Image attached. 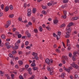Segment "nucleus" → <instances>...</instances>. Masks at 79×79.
Wrapping results in <instances>:
<instances>
[{"label":"nucleus","instance_id":"nucleus-1","mask_svg":"<svg viewBox=\"0 0 79 79\" xmlns=\"http://www.w3.org/2000/svg\"><path fill=\"white\" fill-rule=\"evenodd\" d=\"M66 31L67 32L66 33V35L65 36V38H68L70 36L69 33H70L72 31V28L67 27L66 28Z\"/></svg>","mask_w":79,"mask_h":79},{"label":"nucleus","instance_id":"nucleus-2","mask_svg":"<svg viewBox=\"0 0 79 79\" xmlns=\"http://www.w3.org/2000/svg\"><path fill=\"white\" fill-rule=\"evenodd\" d=\"M21 40H18L17 42H16L15 43V46L13 48V49L14 50H15V49H17L19 48V44L20 43Z\"/></svg>","mask_w":79,"mask_h":79},{"label":"nucleus","instance_id":"nucleus-3","mask_svg":"<svg viewBox=\"0 0 79 79\" xmlns=\"http://www.w3.org/2000/svg\"><path fill=\"white\" fill-rule=\"evenodd\" d=\"M65 60L66 61L68 60V58L67 56H62V57L61 60L62 62L64 64H65L66 63Z\"/></svg>","mask_w":79,"mask_h":79},{"label":"nucleus","instance_id":"nucleus-4","mask_svg":"<svg viewBox=\"0 0 79 79\" xmlns=\"http://www.w3.org/2000/svg\"><path fill=\"white\" fill-rule=\"evenodd\" d=\"M32 55L34 56V58H35L36 60H39V58L38 56V54L37 53H35V52H33L32 53Z\"/></svg>","mask_w":79,"mask_h":79},{"label":"nucleus","instance_id":"nucleus-5","mask_svg":"<svg viewBox=\"0 0 79 79\" xmlns=\"http://www.w3.org/2000/svg\"><path fill=\"white\" fill-rule=\"evenodd\" d=\"M71 66L75 69H78V66L75 64V62H73L72 64H71Z\"/></svg>","mask_w":79,"mask_h":79},{"label":"nucleus","instance_id":"nucleus-6","mask_svg":"<svg viewBox=\"0 0 79 79\" xmlns=\"http://www.w3.org/2000/svg\"><path fill=\"white\" fill-rule=\"evenodd\" d=\"M64 69L66 71L69 72L70 70H71L72 69V67H69V69H66L65 67H64Z\"/></svg>","mask_w":79,"mask_h":79},{"label":"nucleus","instance_id":"nucleus-7","mask_svg":"<svg viewBox=\"0 0 79 79\" xmlns=\"http://www.w3.org/2000/svg\"><path fill=\"white\" fill-rule=\"evenodd\" d=\"M6 24H7L6 25L5 27L6 28H7L10 26V25L11 24L10 20L8 21L6 23Z\"/></svg>","mask_w":79,"mask_h":79},{"label":"nucleus","instance_id":"nucleus-8","mask_svg":"<svg viewBox=\"0 0 79 79\" xmlns=\"http://www.w3.org/2000/svg\"><path fill=\"white\" fill-rule=\"evenodd\" d=\"M46 63L48 64V66H50L51 64L50 63V60L48 59H47L45 60Z\"/></svg>","mask_w":79,"mask_h":79},{"label":"nucleus","instance_id":"nucleus-9","mask_svg":"<svg viewBox=\"0 0 79 79\" xmlns=\"http://www.w3.org/2000/svg\"><path fill=\"white\" fill-rule=\"evenodd\" d=\"M54 2L53 1H51V2H49L48 3V6H51V5H52V4H54Z\"/></svg>","mask_w":79,"mask_h":79},{"label":"nucleus","instance_id":"nucleus-10","mask_svg":"<svg viewBox=\"0 0 79 79\" xmlns=\"http://www.w3.org/2000/svg\"><path fill=\"white\" fill-rule=\"evenodd\" d=\"M79 19V17H73L72 18V20H77V19Z\"/></svg>","mask_w":79,"mask_h":79},{"label":"nucleus","instance_id":"nucleus-11","mask_svg":"<svg viewBox=\"0 0 79 79\" xmlns=\"http://www.w3.org/2000/svg\"><path fill=\"white\" fill-rule=\"evenodd\" d=\"M18 63L19 64V65L21 66L23 64V62L22 61L19 60L18 61Z\"/></svg>","mask_w":79,"mask_h":79},{"label":"nucleus","instance_id":"nucleus-12","mask_svg":"<svg viewBox=\"0 0 79 79\" xmlns=\"http://www.w3.org/2000/svg\"><path fill=\"white\" fill-rule=\"evenodd\" d=\"M73 24V23H70L69 24L67 25V27H69L72 26V25Z\"/></svg>","mask_w":79,"mask_h":79},{"label":"nucleus","instance_id":"nucleus-13","mask_svg":"<svg viewBox=\"0 0 79 79\" xmlns=\"http://www.w3.org/2000/svg\"><path fill=\"white\" fill-rule=\"evenodd\" d=\"M9 7L8 6H6L5 8V11H6V12L7 11H9Z\"/></svg>","mask_w":79,"mask_h":79},{"label":"nucleus","instance_id":"nucleus-14","mask_svg":"<svg viewBox=\"0 0 79 79\" xmlns=\"http://www.w3.org/2000/svg\"><path fill=\"white\" fill-rule=\"evenodd\" d=\"M1 38L2 39H5L6 38V36L5 35L3 34L1 35Z\"/></svg>","mask_w":79,"mask_h":79},{"label":"nucleus","instance_id":"nucleus-15","mask_svg":"<svg viewBox=\"0 0 79 79\" xmlns=\"http://www.w3.org/2000/svg\"><path fill=\"white\" fill-rule=\"evenodd\" d=\"M50 75H53L54 74V72L53 71V70H51L50 71Z\"/></svg>","mask_w":79,"mask_h":79},{"label":"nucleus","instance_id":"nucleus-16","mask_svg":"<svg viewBox=\"0 0 79 79\" xmlns=\"http://www.w3.org/2000/svg\"><path fill=\"white\" fill-rule=\"evenodd\" d=\"M69 43H70L69 40V39H67V46H69Z\"/></svg>","mask_w":79,"mask_h":79},{"label":"nucleus","instance_id":"nucleus-17","mask_svg":"<svg viewBox=\"0 0 79 79\" xmlns=\"http://www.w3.org/2000/svg\"><path fill=\"white\" fill-rule=\"evenodd\" d=\"M72 59L73 61H75L76 60L75 56H72Z\"/></svg>","mask_w":79,"mask_h":79},{"label":"nucleus","instance_id":"nucleus-18","mask_svg":"<svg viewBox=\"0 0 79 79\" xmlns=\"http://www.w3.org/2000/svg\"><path fill=\"white\" fill-rule=\"evenodd\" d=\"M5 76H6V77H7V79H10V76L8 74H5Z\"/></svg>","mask_w":79,"mask_h":79},{"label":"nucleus","instance_id":"nucleus-19","mask_svg":"<svg viewBox=\"0 0 79 79\" xmlns=\"http://www.w3.org/2000/svg\"><path fill=\"white\" fill-rule=\"evenodd\" d=\"M65 75V73H62V75L61 76V77H62V78H64V76Z\"/></svg>","mask_w":79,"mask_h":79},{"label":"nucleus","instance_id":"nucleus-20","mask_svg":"<svg viewBox=\"0 0 79 79\" xmlns=\"http://www.w3.org/2000/svg\"><path fill=\"white\" fill-rule=\"evenodd\" d=\"M39 30H40V32H42L43 31L42 27L41 26H40V27H39Z\"/></svg>","mask_w":79,"mask_h":79},{"label":"nucleus","instance_id":"nucleus-21","mask_svg":"<svg viewBox=\"0 0 79 79\" xmlns=\"http://www.w3.org/2000/svg\"><path fill=\"white\" fill-rule=\"evenodd\" d=\"M32 69H33V71H35V70H37L38 68L37 67H33Z\"/></svg>","mask_w":79,"mask_h":79},{"label":"nucleus","instance_id":"nucleus-22","mask_svg":"<svg viewBox=\"0 0 79 79\" xmlns=\"http://www.w3.org/2000/svg\"><path fill=\"white\" fill-rule=\"evenodd\" d=\"M36 10L35 8H33V13H35L36 12Z\"/></svg>","mask_w":79,"mask_h":79},{"label":"nucleus","instance_id":"nucleus-23","mask_svg":"<svg viewBox=\"0 0 79 79\" xmlns=\"http://www.w3.org/2000/svg\"><path fill=\"white\" fill-rule=\"evenodd\" d=\"M78 53V52H74L73 53V56H76V55Z\"/></svg>","mask_w":79,"mask_h":79},{"label":"nucleus","instance_id":"nucleus-24","mask_svg":"<svg viewBox=\"0 0 79 79\" xmlns=\"http://www.w3.org/2000/svg\"><path fill=\"white\" fill-rule=\"evenodd\" d=\"M53 22H54V24H56L58 23V20H54Z\"/></svg>","mask_w":79,"mask_h":79},{"label":"nucleus","instance_id":"nucleus-25","mask_svg":"<svg viewBox=\"0 0 79 79\" xmlns=\"http://www.w3.org/2000/svg\"><path fill=\"white\" fill-rule=\"evenodd\" d=\"M47 69H48V70L49 71H51V68L49 66H48L47 67Z\"/></svg>","mask_w":79,"mask_h":79},{"label":"nucleus","instance_id":"nucleus-26","mask_svg":"<svg viewBox=\"0 0 79 79\" xmlns=\"http://www.w3.org/2000/svg\"><path fill=\"white\" fill-rule=\"evenodd\" d=\"M65 26V25L64 24H62L61 26H60V28H62V27H64Z\"/></svg>","mask_w":79,"mask_h":79},{"label":"nucleus","instance_id":"nucleus-27","mask_svg":"<svg viewBox=\"0 0 79 79\" xmlns=\"http://www.w3.org/2000/svg\"><path fill=\"white\" fill-rule=\"evenodd\" d=\"M10 8L11 10H12L13 9V7L12 5H10Z\"/></svg>","mask_w":79,"mask_h":79},{"label":"nucleus","instance_id":"nucleus-28","mask_svg":"<svg viewBox=\"0 0 79 79\" xmlns=\"http://www.w3.org/2000/svg\"><path fill=\"white\" fill-rule=\"evenodd\" d=\"M4 5L3 4H2L1 5V8L2 9V10L4 9Z\"/></svg>","mask_w":79,"mask_h":79},{"label":"nucleus","instance_id":"nucleus-29","mask_svg":"<svg viewBox=\"0 0 79 79\" xmlns=\"http://www.w3.org/2000/svg\"><path fill=\"white\" fill-rule=\"evenodd\" d=\"M14 16V15L13 14H11L9 16V18H13Z\"/></svg>","mask_w":79,"mask_h":79},{"label":"nucleus","instance_id":"nucleus-30","mask_svg":"<svg viewBox=\"0 0 79 79\" xmlns=\"http://www.w3.org/2000/svg\"><path fill=\"white\" fill-rule=\"evenodd\" d=\"M42 14L44 15H46L47 14V12L45 10H43V11H42Z\"/></svg>","mask_w":79,"mask_h":79},{"label":"nucleus","instance_id":"nucleus-31","mask_svg":"<svg viewBox=\"0 0 79 79\" xmlns=\"http://www.w3.org/2000/svg\"><path fill=\"white\" fill-rule=\"evenodd\" d=\"M56 52L58 53H59L60 51L59 49H56Z\"/></svg>","mask_w":79,"mask_h":79},{"label":"nucleus","instance_id":"nucleus-32","mask_svg":"<svg viewBox=\"0 0 79 79\" xmlns=\"http://www.w3.org/2000/svg\"><path fill=\"white\" fill-rule=\"evenodd\" d=\"M31 66L34 67L35 66V63H33L31 64Z\"/></svg>","mask_w":79,"mask_h":79},{"label":"nucleus","instance_id":"nucleus-33","mask_svg":"<svg viewBox=\"0 0 79 79\" xmlns=\"http://www.w3.org/2000/svg\"><path fill=\"white\" fill-rule=\"evenodd\" d=\"M34 32H35V33H37L38 32V31L37 29H34Z\"/></svg>","mask_w":79,"mask_h":79},{"label":"nucleus","instance_id":"nucleus-34","mask_svg":"<svg viewBox=\"0 0 79 79\" xmlns=\"http://www.w3.org/2000/svg\"><path fill=\"white\" fill-rule=\"evenodd\" d=\"M46 28L48 31H50L51 30V28L49 26L46 27Z\"/></svg>","mask_w":79,"mask_h":79},{"label":"nucleus","instance_id":"nucleus-35","mask_svg":"<svg viewBox=\"0 0 79 79\" xmlns=\"http://www.w3.org/2000/svg\"><path fill=\"white\" fill-rule=\"evenodd\" d=\"M16 53V52L15 51H14L13 52H12V54L13 55H15Z\"/></svg>","mask_w":79,"mask_h":79},{"label":"nucleus","instance_id":"nucleus-36","mask_svg":"<svg viewBox=\"0 0 79 79\" xmlns=\"http://www.w3.org/2000/svg\"><path fill=\"white\" fill-rule=\"evenodd\" d=\"M0 74H1V76H2L4 74L3 73L2 71H0Z\"/></svg>","mask_w":79,"mask_h":79},{"label":"nucleus","instance_id":"nucleus-37","mask_svg":"<svg viewBox=\"0 0 79 79\" xmlns=\"http://www.w3.org/2000/svg\"><path fill=\"white\" fill-rule=\"evenodd\" d=\"M66 18V15H64L63 16H62V18H64V19H65Z\"/></svg>","mask_w":79,"mask_h":79},{"label":"nucleus","instance_id":"nucleus-38","mask_svg":"<svg viewBox=\"0 0 79 79\" xmlns=\"http://www.w3.org/2000/svg\"><path fill=\"white\" fill-rule=\"evenodd\" d=\"M64 14V15H66L67 14V11L66 10H64L63 11Z\"/></svg>","mask_w":79,"mask_h":79},{"label":"nucleus","instance_id":"nucleus-39","mask_svg":"<svg viewBox=\"0 0 79 79\" xmlns=\"http://www.w3.org/2000/svg\"><path fill=\"white\" fill-rule=\"evenodd\" d=\"M5 45L6 47L8 46L9 45V42H7L5 44Z\"/></svg>","mask_w":79,"mask_h":79},{"label":"nucleus","instance_id":"nucleus-40","mask_svg":"<svg viewBox=\"0 0 79 79\" xmlns=\"http://www.w3.org/2000/svg\"><path fill=\"white\" fill-rule=\"evenodd\" d=\"M31 53V52L30 51L29 52H26V54L27 55H29Z\"/></svg>","mask_w":79,"mask_h":79},{"label":"nucleus","instance_id":"nucleus-41","mask_svg":"<svg viewBox=\"0 0 79 79\" xmlns=\"http://www.w3.org/2000/svg\"><path fill=\"white\" fill-rule=\"evenodd\" d=\"M68 2V1L67 0H63V2L64 3H66Z\"/></svg>","mask_w":79,"mask_h":79},{"label":"nucleus","instance_id":"nucleus-42","mask_svg":"<svg viewBox=\"0 0 79 79\" xmlns=\"http://www.w3.org/2000/svg\"><path fill=\"white\" fill-rule=\"evenodd\" d=\"M35 77L34 75H33L31 77L28 79H34Z\"/></svg>","mask_w":79,"mask_h":79},{"label":"nucleus","instance_id":"nucleus-43","mask_svg":"<svg viewBox=\"0 0 79 79\" xmlns=\"http://www.w3.org/2000/svg\"><path fill=\"white\" fill-rule=\"evenodd\" d=\"M27 16H31V12H28L27 13Z\"/></svg>","mask_w":79,"mask_h":79},{"label":"nucleus","instance_id":"nucleus-44","mask_svg":"<svg viewBox=\"0 0 79 79\" xmlns=\"http://www.w3.org/2000/svg\"><path fill=\"white\" fill-rule=\"evenodd\" d=\"M11 47V45H9V46H7L6 47V48L8 49H10V48Z\"/></svg>","mask_w":79,"mask_h":79},{"label":"nucleus","instance_id":"nucleus-45","mask_svg":"<svg viewBox=\"0 0 79 79\" xmlns=\"http://www.w3.org/2000/svg\"><path fill=\"white\" fill-rule=\"evenodd\" d=\"M60 35H57V40H58L60 38Z\"/></svg>","mask_w":79,"mask_h":79},{"label":"nucleus","instance_id":"nucleus-46","mask_svg":"<svg viewBox=\"0 0 79 79\" xmlns=\"http://www.w3.org/2000/svg\"><path fill=\"white\" fill-rule=\"evenodd\" d=\"M27 35L28 37L29 38L31 36V35L30 33H28V34H27Z\"/></svg>","mask_w":79,"mask_h":79},{"label":"nucleus","instance_id":"nucleus-47","mask_svg":"<svg viewBox=\"0 0 79 79\" xmlns=\"http://www.w3.org/2000/svg\"><path fill=\"white\" fill-rule=\"evenodd\" d=\"M9 56L11 58H13V56L11 54H10L9 55Z\"/></svg>","mask_w":79,"mask_h":79},{"label":"nucleus","instance_id":"nucleus-48","mask_svg":"<svg viewBox=\"0 0 79 79\" xmlns=\"http://www.w3.org/2000/svg\"><path fill=\"white\" fill-rule=\"evenodd\" d=\"M69 57L71 58L72 56V54L71 53H69Z\"/></svg>","mask_w":79,"mask_h":79},{"label":"nucleus","instance_id":"nucleus-49","mask_svg":"<svg viewBox=\"0 0 79 79\" xmlns=\"http://www.w3.org/2000/svg\"><path fill=\"white\" fill-rule=\"evenodd\" d=\"M22 35L20 34H19V35H18V38H21Z\"/></svg>","mask_w":79,"mask_h":79},{"label":"nucleus","instance_id":"nucleus-50","mask_svg":"<svg viewBox=\"0 0 79 79\" xmlns=\"http://www.w3.org/2000/svg\"><path fill=\"white\" fill-rule=\"evenodd\" d=\"M28 25L29 26H32V23L31 22H29L28 23Z\"/></svg>","mask_w":79,"mask_h":79},{"label":"nucleus","instance_id":"nucleus-51","mask_svg":"<svg viewBox=\"0 0 79 79\" xmlns=\"http://www.w3.org/2000/svg\"><path fill=\"white\" fill-rule=\"evenodd\" d=\"M78 77L77 75H75V78H78Z\"/></svg>","mask_w":79,"mask_h":79},{"label":"nucleus","instance_id":"nucleus-52","mask_svg":"<svg viewBox=\"0 0 79 79\" xmlns=\"http://www.w3.org/2000/svg\"><path fill=\"white\" fill-rule=\"evenodd\" d=\"M20 79H23V77L22 76H19Z\"/></svg>","mask_w":79,"mask_h":79},{"label":"nucleus","instance_id":"nucleus-53","mask_svg":"<svg viewBox=\"0 0 79 79\" xmlns=\"http://www.w3.org/2000/svg\"><path fill=\"white\" fill-rule=\"evenodd\" d=\"M29 66L27 64V65H25V67L27 69L28 68Z\"/></svg>","mask_w":79,"mask_h":79},{"label":"nucleus","instance_id":"nucleus-54","mask_svg":"<svg viewBox=\"0 0 79 79\" xmlns=\"http://www.w3.org/2000/svg\"><path fill=\"white\" fill-rule=\"evenodd\" d=\"M29 44V42L28 41H26L25 42V45L27 46Z\"/></svg>","mask_w":79,"mask_h":79},{"label":"nucleus","instance_id":"nucleus-55","mask_svg":"<svg viewBox=\"0 0 79 79\" xmlns=\"http://www.w3.org/2000/svg\"><path fill=\"white\" fill-rule=\"evenodd\" d=\"M27 49H29V50L31 49V47L30 46H27L26 47Z\"/></svg>","mask_w":79,"mask_h":79},{"label":"nucleus","instance_id":"nucleus-56","mask_svg":"<svg viewBox=\"0 0 79 79\" xmlns=\"http://www.w3.org/2000/svg\"><path fill=\"white\" fill-rule=\"evenodd\" d=\"M47 6H43V9H47Z\"/></svg>","mask_w":79,"mask_h":79},{"label":"nucleus","instance_id":"nucleus-57","mask_svg":"<svg viewBox=\"0 0 79 79\" xmlns=\"http://www.w3.org/2000/svg\"><path fill=\"white\" fill-rule=\"evenodd\" d=\"M16 30H17V29L16 28H13V31L14 32H15Z\"/></svg>","mask_w":79,"mask_h":79},{"label":"nucleus","instance_id":"nucleus-58","mask_svg":"<svg viewBox=\"0 0 79 79\" xmlns=\"http://www.w3.org/2000/svg\"><path fill=\"white\" fill-rule=\"evenodd\" d=\"M14 76H15V75L14 74H12L11 75V77L12 78H14Z\"/></svg>","mask_w":79,"mask_h":79},{"label":"nucleus","instance_id":"nucleus-59","mask_svg":"<svg viewBox=\"0 0 79 79\" xmlns=\"http://www.w3.org/2000/svg\"><path fill=\"white\" fill-rule=\"evenodd\" d=\"M3 14L2 12H0V17H1V16H3Z\"/></svg>","mask_w":79,"mask_h":79},{"label":"nucleus","instance_id":"nucleus-60","mask_svg":"<svg viewBox=\"0 0 79 79\" xmlns=\"http://www.w3.org/2000/svg\"><path fill=\"white\" fill-rule=\"evenodd\" d=\"M31 10L30 9H28L27 10V12L28 13H31Z\"/></svg>","mask_w":79,"mask_h":79},{"label":"nucleus","instance_id":"nucleus-61","mask_svg":"<svg viewBox=\"0 0 79 79\" xmlns=\"http://www.w3.org/2000/svg\"><path fill=\"white\" fill-rule=\"evenodd\" d=\"M10 64L11 65H13L14 64V63H13V62L12 61L10 62Z\"/></svg>","mask_w":79,"mask_h":79},{"label":"nucleus","instance_id":"nucleus-62","mask_svg":"<svg viewBox=\"0 0 79 79\" xmlns=\"http://www.w3.org/2000/svg\"><path fill=\"white\" fill-rule=\"evenodd\" d=\"M32 69L31 68H30L29 69H28V72H30L31 71Z\"/></svg>","mask_w":79,"mask_h":79},{"label":"nucleus","instance_id":"nucleus-63","mask_svg":"<svg viewBox=\"0 0 79 79\" xmlns=\"http://www.w3.org/2000/svg\"><path fill=\"white\" fill-rule=\"evenodd\" d=\"M19 20H22V18L21 17H19V18H18Z\"/></svg>","mask_w":79,"mask_h":79},{"label":"nucleus","instance_id":"nucleus-64","mask_svg":"<svg viewBox=\"0 0 79 79\" xmlns=\"http://www.w3.org/2000/svg\"><path fill=\"white\" fill-rule=\"evenodd\" d=\"M31 19L32 20H35V18L34 17H32L31 18Z\"/></svg>","mask_w":79,"mask_h":79}]
</instances>
